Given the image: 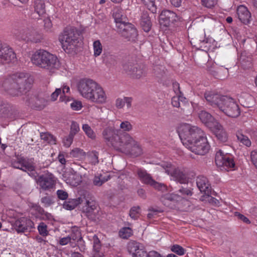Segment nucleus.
Here are the masks:
<instances>
[{"instance_id":"1","label":"nucleus","mask_w":257,"mask_h":257,"mask_svg":"<svg viewBox=\"0 0 257 257\" xmlns=\"http://www.w3.org/2000/svg\"><path fill=\"white\" fill-rule=\"evenodd\" d=\"M204 96L209 105L218 108L227 116L236 117L240 114L239 106L232 98L214 91L206 92Z\"/></svg>"},{"instance_id":"2","label":"nucleus","mask_w":257,"mask_h":257,"mask_svg":"<svg viewBox=\"0 0 257 257\" xmlns=\"http://www.w3.org/2000/svg\"><path fill=\"white\" fill-rule=\"evenodd\" d=\"M31 60L34 65L50 71L58 69L60 66L59 61L56 56L43 49L34 52Z\"/></svg>"},{"instance_id":"3","label":"nucleus","mask_w":257,"mask_h":257,"mask_svg":"<svg viewBox=\"0 0 257 257\" xmlns=\"http://www.w3.org/2000/svg\"><path fill=\"white\" fill-rule=\"evenodd\" d=\"M177 131L185 146L205 137L204 132L201 128L188 123L180 124L178 127Z\"/></svg>"},{"instance_id":"4","label":"nucleus","mask_w":257,"mask_h":257,"mask_svg":"<svg viewBox=\"0 0 257 257\" xmlns=\"http://www.w3.org/2000/svg\"><path fill=\"white\" fill-rule=\"evenodd\" d=\"M78 33L75 29L66 28L59 36V40L64 50L73 51L79 42Z\"/></svg>"},{"instance_id":"5","label":"nucleus","mask_w":257,"mask_h":257,"mask_svg":"<svg viewBox=\"0 0 257 257\" xmlns=\"http://www.w3.org/2000/svg\"><path fill=\"white\" fill-rule=\"evenodd\" d=\"M127 135V133L120 134L119 131L111 127L105 128L102 132L103 138L105 141L117 151L120 149Z\"/></svg>"},{"instance_id":"6","label":"nucleus","mask_w":257,"mask_h":257,"mask_svg":"<svg viewBox=\"0 0 257 257\" xmlns=\"http://www.w3.org/2000/svg\"><path fill=\"white\" fill-rule=\"evenodd\" d=\"M16 36L19 40L35 43L40 42L43 39L42 35L39 33L34 27L29 24L24 27L19 32L16 34Z\"/></svg>"},{"instance_id":"7","label":"nucleus","mask_w":257,"mask_h":257,"mask_svg":"<svg viewBox=\"0 0 257 257\" xmlns=\"http://www.w3.org/2000/svg\"><path fill=\"white\" fill-rule=\"evenodd\" d=\"M126 136L118 151L130 154L134 157L141 155L142 150L138 142L128 134Z\"/></svg>"},{"instance_id":"8","label":"nucleus","mask_w":257,"mask_h":257,"mask_svg":"<svg viewBox=\"0 0 257 257\" xmlns=\"http://www.w3.org/2000/svg\"><path fill=\"white\" fill-rule=\"evenodd\" d=\"M165 172L174 177L175 180L181 184H187L188 182L187 174L185 170L176 168L169 163H163L161 165Z\"/></svg>"},{"instance_id":"9","label":"nucleus","mask_w":257,"mask_h":257,"mask_svg":"<svg viewBox=\"0 0 257 257\" xmlns=\"http://www.w3.org/2000/svg\"><path fill=\"white\" fill-rule=\"evenodd\" d=\"M12 76L18 86L20 95L25 90L30 89L33 82V78L28 73L19 72L12 75Z\"/></svg>"},{"instance_id":"10","label":"nucleus","mask_w":257,"mask_h":257,"mask_svg":"<svg viewBox=\"0 0 257 257\" xmlns=\"http://www.w3.org/2000/svg\"><path fill=\"white\" fill-rule=\"evenodd\" d=\"M17 61L16 54L13 49L0 41V64L14 63Z\"/></svg>"},{"instance_id":"11","label":"nucleus","mask_w":257,"mask_h":257,"mask_svg":"<svg viewBox=\"0 0 257 257\" xmlns=\"http://www.w3.org/2000/svg\"><path fill=\"white\" fill-rule=\"evenodd\" d=\"M185 147L192 152L199 155H204L210 149V146L206 136L197 141H193V143L185 146Z\"/></svg>"},{"instance_id":"12","label":"nucleus","mask_w":257,"mask_h":257,"mask_svg":"<svg viewBox=\"0 0 257 257\" xmlns=\"http://www.w3.org/2000/svg\"><path fill=\"white\" fill-rule=\"evenodd\" d=\"M98 83L91 79L83 78L79 80L77 84V89L84 98H86L92 92L93 89L95 88Z\"/></svg>"},{"instance_id":"13","label":"nucleus","mask_w":257,"mask_h":257,"mask_svg":"<svg viewBox=\"0 0 257 257\" xmlns=\"http://www.w3.org/2000/svg\"><path fill=\"white\" fill-rule=\"evenodd\" d=\"M123 68L128 75L134 78H140L146 74L145 66L142 64L127 62L123 65Z\"/></svg>"},{"instance_id":"14","label":"nucleus","mask_w":257,"mask_h":257,"mask_svg":"<svg viewBox=\"0 0 257 257\" xmlns=\"http://www.w3.org/2000/svg\"><path fill=\"white\" fill-rule=\"evenodd\" d=\"M18 88L12 75L4 79L0 84L1 90L13 96L20 95V91Z\"/></svg>"},{"instance_id":"15","label":"nucleus","mask_w":257,"mask_h":257,"mask_svg":"<svg viewBox=\"0 0 257 257\" xmlns=\"http://www.w3.org/2000/svg\"><path fill=\"white\" fill-rule=\"evenodd\" d=\"M85 204L83 211L87 217L94 221L99 220L100 215L96 202L92 199L86 200Z\"/></svg>"},{"instance_id":"16","label":"nucleus","mask_w":257,"mask_h":257,"mask_svg":"<svg viewBox=\"0 0 257 257\" xmlns=\"http://www.w3.org/2000/svg\"><path fill=\"white\" fill-rule=\"evenodd\" d=\"M215 161L216 165L220 167H226L228 168H231L235 165L232 157L227 154H224L221 150L216 152Z\"/></svg>"},{"instance_id":"17","label":"nucleus","mask_w":257,"mask_h":257,"mask_svg":"<svg viewBox=\"0 0 257 257\" xmlns=\"http://www.w3.org/2000/svg\"><path fill=\"white\" fill-rule=\"evenodd\" d=\"M106 98L107 96L104 90L98 84L86 98L90 101L98 104L104 103L106 101Z\"/></svg>"},{"instance_id":"18","label":"nucleus","mask_w":257,"mask_h":257,"mask_svg":"<svg viewBox=\"0 0 257 257\" xmlns=\"http://www.w3.org/2000/svg\"><path fill=\"white\" fill-rule=\"evenodd\" d=\"M36 174L35 180L38 185L43 190H46L52 188L54 185V176L51 173H47L37 177Z\"/></svg>"},{"instance_id":"19","label":"nucleus","mask_w":257,"mask_h":257,"mask_svg":"<svg viewBox=\"0 0 257 257\" xmlns=\"http://www.w3.org/2000/svg\"><path fill=\"white\" fill-rule=\"evenodd\" d=\"M178 19L177 15L170 10H164L159 16V23L161 26L169 27Z\"/></svg>"},{"instance_id":"20","label":"nucleus","mask_w":257,"mask_h":257,"mask_svg":"<svg viewBox=\"0 0 257 257\" xmlns=\"http://www.w3.org/2000/svg\"><path fill=\"white\" fill-rule=\"evenodd\" d=\"M118 31L121 35L128 40H134L137 36V31L134 26L126 23L125 24H120Z\"/></svg>"},{"instance_id":"21","label":"nucleus","mask_w":257,"mask_h":257,"mask_svg":"<svg viewBox=\"0 0 257 257\" xmlns=\"http://www.w3.org/2000/svg\"><path fill=\"white\" fill-rule=\"evenodd\" d=\"M14 227L18 233L24 232L28 228H33L34 223L31 220L27 218L21 217L15 221Z\"/></svg>"},{"instance_id":"22","label":"nucleus","mask_w":257,"mask_h":257,"mask_svg":"<svg viewBox=\"0 0 257 257\" xmlns=\"http://www.w3.org/2000/svg\"><path fill=\"white\" fill-rule=\"evenodd\" d=\"M22 169L21 170L28 172L29 175L36 177V174L37 173L35 172V166L34 162V158H27L22 157Z\"/></svg>"},{"instance_id":"23","label":"nucleus","mask_w":257,"mask_h":257,"mask_svg":"<svg viewBox=\"0 0 257 257\" xmlns=\"http://www.w3.org/2000/svg\"><path fill=\"white\" fill-rule=\"evenodd\" d=\"M127 249L133 256H144L146 254V252L144 251L143 245L134 240H131L128 243Z\"/></svg>"},{"instance_id":"24","label":"nucleus","mask_w":257,"mask_h":257,"mask_svg":"<svg viewBox=\"0 0 257 257\" xmlns=\"http://www.w3.org/2000/svg\"><path fill=\"white\" fill-rule=\"evenodd\" d=\"M196 184L200 192L209 196L211 193V187L206 177L204 176L197 177Z\"/></svg>"},{"instance_id":"25","label":"nucleus","mask_w":257,"mask_h":257,"mask_svg":"<svg viewBox=\"0 0 257 257\" xmlns=\"http://www.w3.org/2000/svg\"><path fill=\"white\" fill-rule=\"evenodd\" d=\"M237 15L238 19L242 23L246 25L249 23L251 14L246 7L243 5L238 6L237 9Z\"/></svg>"},{"instance_id":"26","label":"nucleus","mask_w":257,"mask_h":257,"mask_svg":"<svg viewBox=\"0 0 257 257\" xmlns=\"http://www.w3.org/2000/svg\"><path fill=\"white\" fill-rule=\"evenodd\" d=\"M198 115L200 120L210 128L213 127L216 124L215 123L218 122L210 113L206 111H201Z\"/></svg>"},{"instance_id":"27","label":"nucleus","mask_w":257,"mask_h":257,"mask_svg":"<svg viewBox=\"0 0 257 257\" xmlns=\"http://www.w3.org/2000/svg\"><path fill=\"white\" fill-rule=\"evenodd\" d=\"M215 124H216L210 129L214 132L219 141L221 142H226L227 141V135L226 132L218 122L215 123Z\"/></svg>"},{"instance_id":"28","label":"nucleus","mask_w":257,"mask_h":257,"mask_svg":"<svg viewBox=\"0 0 257 257\" xmlns=\"http://www.w3.org/2000/svg\"><path fill=\"white\" fill-rule=\"evenodd\" d=\"M113 17L117 29L119 28L120 24H125L127 23L126 22L127 19L125 16L123 15V11L119 8H116L114 9Z\"/></svg>"},{"instance_id":"29","label":"nucleus","mask_w":257,"mask_h":257,"mask_svg":"<svg viewBox=\"0 0 257 257\" xmlns=\"http://www.w3.org/2000/svg\"><path fill=\"white\" fill-rule=\"evenodd\" d=\"M140 25L145 32H148L151 30L152 23L147 13H143L142 14Z\"/></svg>"},{"instance_id":"30","label":"nucleus","mask_w":257,"mask_h":257,"mask_svg":"<svg viewBox=\"0 0 257 257\" xmlns=\"http://www.w3.org/2000/svg\"><path fill=\"white\" fill-rule=\"evenodd\" d=\"M137 174L140 180L143 183L151 186L153 182H154V180L149 174L147 173L146 171L139 169L137 171Z\"/></svg>"},{"instance_id":"31","label":"nucleus","mask_w":257,"mask_h":257,"mask_svg":"<svg viewBox=\"0 0 257 257\" xmlns=\"http://www.w3.org/2000/svg\"><path fill=\"white\" fill-rule=\"evenodd\" d=\"M182 197L178 194L175 193H169L162 195L161 197V200L165 205H166L168 201L173 202L180 201L182 200Z\"/></svg>"},{"instance_id":"32","label":"nucleus","mask_w":257,"mask_h":257,"mask_svg":"<svg viewBox=\"0 0 257 257\" xmlns=\"http://www.w3.org/2000/svg\"><path fill=\"white\" fill-rule=\"evenodd\" d=\"M93 256L94 257H102L103 254L101 251V245L100 241L96 235H94L93 237Z\"/></svg>"},{"instance_id":"33","label":"nucleus","mask_w":257,"mask_h":257,"mask_svg":"<svg viewBox=\"0 0 257 257\" xmlns=\"http://www.w3.org/2000/svg\"><path fill=\"white\" fill-rule=\"evenodd\" d=\"M27 101H28L29 104H32L35 107L39 109L44 108L46 104L44 99H39L35 96L31 97V99H27Z\"/></svg>"},{"instance_id":"34","label":"nucleus","mask_w":257,"mask_h":257,"mask_svg":"<svg viewBox=\"0 0 257 257\" xmlns=\"http://www.w3.org/2000/svg\"><path fill=\"white\" fill-rule=\"evenodd\" d=\"M80 203L81 198L80 197L77 199H69L67 201L64 202L63 207L66 209L71 210Z\"/></svg>"},{"instance_id":"35","label":"nucleus","mask_w":257,"mask_h":257,"mask_svg":"<svg viewBox=\"0 0 257 257\" xmlns=\"http://www.w3.org/2000/svg\"><path fill=\"white\" fill-rule=\"evenodd\" d=\"M221 69L217 68H208L207 71L213 76L217 78L223 79L226 77L228 74V71L227 69H224L225 75H223L220 73V71Z\"/></svg>"},{"instance_id":"36","label":"nucleus","mask_w":257,"mask_h":257,"mask_svg":"<svg viewBox=\"0 0 257 257\" xmlns=\"http://www.w3.org/2000/svg\"><path fill=\"white\" fill-rule=\"evenodd\" d=\"M34 5L35 12L37 14L39 17L45 13V3L43 0H35Z\"/></svg>"},{"instance_id":"37","label":"nucleus","mask_w":257,"mask_h":257,"mask_svg":"<svg viewBox=\"0 0 257 257\" xmlns=\"http://www.w3.org/2000/svg\"><path fill=\"white\" fill-rule=\"evenodd\" d=\"M70 155L71 157L81 160L85 158L86 153L83 150L76 148L70 152Z\"/></svg>"},{"instance_id":"38","label":"nucleus","mask_w":257,"mask_h":257,"mask_svg":"<svg viewBox=\"0 0 257 257\" xmlns=\"http://www.w3.org/2000/svg\"><path fill=\"white\" fill-rule=\"evenodd\" d=\"M87 161L88 163L92 166H95L99 163L98 153L96 151H92L87 154Z\"/></svg>"},{"instance_id":"39","label":"nucleus","mask_w":257,"mask_h":257,"mask_svg":"<svg viewBox=\"0 0 257 257\" xmlns=\"http://www.w3.org/2000/svg\"><path fill=\"white\" fill-rule=\"evenodd\" d=\"M11 108L10 104L0 100V116L5 117L8 114Z\"/></svg>"},{"instance_id":"40","label":"nucleus","mask_w":257,"mask_h":257,"mask_svg":"<svg viewBox=\"0 0 257 257\" xmlns=\"http://www.w3.org/2000/svg\"><path fill=\"white\" fill-rule=\"evenodd\" d=\"M236 135L238 141L240 143H242L243 145L246 146L247 147H249L251 146V141L247 136H244L241 133L239 132L236 133Z\"/></svg>"},{"instance_id":"41","label":"nucleus","mask_w":257,"mask_h":257,"mask_svg":"<svg viewBox=\"0 0 257 257\" xmlns=\"http://www.w3.org/2000/svg\"><path fill=\"white\" fill-rule=\"evenodd\" d=\"M109 179V177H107L100 174L98 176H95L93 179V183L94 185L96 186H100L105 182L107 181Z\"/></svg>"},{"instance_id":"42","label":"nucleus","mask_w":257,"mask_h":257,"mask_svg":"<svg viewBox=\"0 0 257 257\" xmlns=\"http://www.w3.org/2000/svg\"><path fill=\"white\" fill-rule=\"evenodd\" d=\"M186 101V98L181 95L175 96L172 98V104L174 107H180L181 106V103L184 104Z\"/></svg>"},{"instance_id":"43","label":"nucleus","mask_w":257,"mask_h":257,"mask_svg":"<svg viewBox=\"0 0 257 257\" xmlns=\"http://www.w3.org/2000/svg\"><path fill=\"white\" fill-rule=\"evenodd\" d=\"M94 56L97 57L100 55L102 52V45L99 40L94 41L93 43Z\"/></svg>"},{"instance_id":"44","label":"nucleus","mask_w":257,"mask_h":257,"mask_svg":"<svg viewBox=\"0 0 257 257\" xmlns=\"http://www.w3.org/2000/svg\"><path fill=\"white\" fill-rule=\"evenodd\" d=\"M102 61L106 64H113L115 62V57L108 52H104L102 56Z\"/></svg>"},{"instance_id":"45","label":"nucleus","mask_w":257,"mask_h":257,"mask_svg":"<svg viewBox=\"0 0 257 257\" xmlns=\"http://www.w3.org/2000/svg\"><path fill=\"white\" fill-rule=\"evenodd\" d=\"M80 233L79 232H77L76 234L75 235H74V234L72 233L71 234L70 236L63 237L60 239L59 243L62 245H64L67 244L68 242H69L70 241L71 239H72L73 240L78 239V238H80Z\"/></svg>"},{"instance_id":"46","label":"nucleus","mask_w":257,"mask_h":257,"mask_svg":"<svg viewBox=\"0 0 257 257\" xmlns=\"http://www.w3.org/2000/svg\"><path fill=\"white\" fill-rule=\"evenodd\" d=\"M31 214L35 216L36 218H40L44 212V209L39 205L34 204L32 206Z\"/></svg>"},{"instance_id":"47","label":"nucleus","mask_w":257,"mask_h":257,"mask_svg":"<svg viewBox=\"0 0 257 257\" xmlns=\"http://www.w3.org/2000/svg\"><path fill=\"white\" fill-rule=\"evenodd\" d=\"M192 190L190 188H186L181 186L178 191V192L181 194V196L183 197L182 199L186 197L191 196L193 193Z\"/></svg>"},{"instance_id":"48","label":"nucleus","mask_w":257,"mask_h":257,"mask_svg":"<svg viewBox=\"0 0 257 257\" xmlns=\"http://www.w3.org/2000/svg\"><path fill=\"white\" fill-rule=\"evenodd\" d=\"M41 138L42 140L47 142L51 144H55L56 142V139L52 135L48 133H41Z\"/></svg>"},{"instance_id":"49","label":"nucleus","mask_w":257,"mask_h":257,"mask_svg":"<svg viewBox=\"0 0 257 257\" xmlns=\"http://www.w3.org/2000/svg\"><path fill=\"white\" fill-rule=\"evenodd\" d=\"M132 234L133 230L130 227H123L121 228L119 232V236L123 239L128 238Z\"/></svg>"},{"instance_id":"50","label":"nucleus","mask_w":257,"mask_h":257,"mask_svg":"<svg viewBox=\"0 0 257 257\" xmlns=\"http://www.w3.org/2000/svg\"><path fill=\"white\" fill-rule=\"evenodd\" d=\"M65 181L67 184L74 186L79 185L80 182L79 179L77 178V176L74 174L69 175V177H68Z\"/></svg>"},{"instance_id":"51","label":"nucleus","mask_w":257,"mask_h":257,"mask_svg":"<svg viewBox=\"0 0 257 257\" xmlns=\"http://www.w3.org/2000/svg\"><path fill=\"white\" fill-rule=\"evenodd\" d=\"M82 130L85 132L88 137L94 139L95 138V134L91 127L87 124H84L82 125Z\"/></svg>"},{"instance_id":"52","label":"nucleus","mask_w":257,"mask_h":257,"mask_svg":"<svg viewBox=\"0 0 257 257\" xmlns=\"http://www.w3.org/2000/svg\"><path fill=\"white\" fill-rule=\"evenodd\" d=\"M151 186L153 187L155 189L162 192H165L167 191V187L165 184L159 183L156 182L155 180L154 181V182H153Z\"/></svg>"},{"instance_id":"53","label":"nucleus","mask_w":257,"mask_h":257,"mask_svg":"<svg viewBox=\"0 0 257 257\" xmlns=\"http://www.w3.org/2000/svg\"><path fill=\"white\" fill-rule=\"evenodd\" d=\"M41 202L45 207H47L53 204L54 202L52 197L46 195L41 198Z\"/></svg>"},{"instance_id":"54","label":"nucleus","mask_w":257,"mask_h":257,"mask_svg":"<svg viewBox=\"0 0 257 257\" xmlns=\"http://www.w3.org/2000/svg\"><path fill=\"white\" fill-rule=\"evenodd\" d=\"M172 251L175 252L179 255H183L185 253V249L181 246L178 244H174L171 247Z\"/></svg>"},{"instance_id":"55","label":"nucleus","mask_w":257,"mask_h":257,"mask_svg":"<svg viewBox=\"0 0 257 257\" xmlns=\"http://www.w3.org/2000/svg\"><path fill=\"white\" fill-rule=\"evenodd\" d=\"M38 230L40 234L43 236H46L48 234L47 226L43 222H41L38 225Z\"/></svg>"},{"instance_id":"56","label":"nucleus","mask_w":257,"mask_h":257,"mask_svg":"<svg viewBox=\"0 0 257 257\" xmlns=\"http://www.w3.org/2000/svg\"><path fill=\"white\" fill-rule=\"evenodd\" d=\"M140 208L139 206H134L131 208L130 211V217L135 220L137 219L140 214Z\"/></svg>"},{"instance_id":"57","label":"nucleus","mask_w":257,"mask_h":257,"mask_svg":"<svg viewBox=\"0 0 257 257\" xmlns=\"http://www.w3.org/2000/svg\"><path fill=\"white\" fill-rule=\"evenodd\" d=\"M59 95H61L60 97V100L61 101H65V98L61 94V89L56 88L55 91L51 94V99L52 101H55L57 99Z\"/></svg>"},{"instance_id":"58","label":"nucleus","mask_w":257,"mask_h":257,"mask_svg":"<svg viewBox=\"0 0 257 257\" xmlns=\"http://www.w3.org/2000/svg\"><path fill=\"white\" fill-rule=\"evenodd\" d=\"M141 1L148 6L149 9L152 11L153 13L156 12V8L155 5V0H141Z\"/></svg>"},{"instance_id":"59","label":"nucleus","mask_w":257,"mask_h":257,"mask_svg":"<svg viewBox=\"0 0 257 257\" xmlns=\"http://www.w3.org/2000/svg\"><path fill=\"white\" fill-rule=\"evenodd\" d=\"M74 137L70 134L65 137L63 141L64 146L66 147H69L73 142Z\"/></svg>"},{"instance_id":"60","label":"nucleus","mask_w":257,"mask_h":257,"mask_svg":"<svg viewBox=\"0 0 257 257\" xmlns=\"http://www.w3.org/2000/svg\"><path fill=\"white\" fill-rule=\"evenodd\" d=\"M120 128L123 131L129 132L132 130L133 126L129 121H124L120 124Z\"/></svg>"},{"instance_id":"61","label":"nucleus","mask_w":257,"mask_h":257,"mask_svg":"<svg viewBox=\"0 0 257 257\" xmlns=\"http://www.w3.org/2000/svg\"><path fill=\"white\" fill-rule=\"evenodd\" d=\"M79 130V124L75 121H72L71 124L70 132L69 134L74 136Z\"/></svg>"},{"instance_id":"62","label":"nucleus","mask_w":257,"mask_h":257,"mask_svg":"<svg viewBox=\"0 0 257 257\" xmlns=\"http://www.w3.org/2000/svg\"><path fill=\"white\" fill-rule=\"evenodd\" d=\"M22 157L17 158V159L13 160L11 162V165L13 167L18 169H22Z\"/></svg>"},{"instance_id":"63","label":"nucleus","mask_w":257,"mask_h":257,"mask_svg":"<svg viewBox=\"0 0 257 257\" xmlns=\"http://www.w3.org/2000/svg\"><path fill=\"white\" fill-rule=\"evenodd\" d=\"M70 106L74 110H79L82 107V103L79 101H74L71 103Z\"/></svg>"},{"instance_id":"64","label":"nucleus","mask_w":257,"mask_h":257,"mask_svg":"<svg viewBox=\"0 0 257 257\" xmlns=\"http://www.w3.org/2000/svg\"><path fill=\"white\" fill-rule=\"evenodd\" d=\"M250 159L253 165L257 169V150L251 152Z\"/></svg>"}]
</instances>
